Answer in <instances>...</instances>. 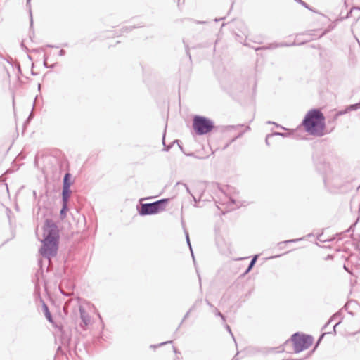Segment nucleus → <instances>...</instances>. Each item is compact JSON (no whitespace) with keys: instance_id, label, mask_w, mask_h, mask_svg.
<instances>
[{"instance_id":"f257e3e1","label":"nucleus","mask_w":360,"mask_h":360,"mask_svg":"<svg viewBox=\"0 0 360 360\" xmlns=\"http://www.w3.org/2000/svg\"><path fill=\"white\" fill-rule=\"evenodd\" d=\"M44 238L41 240L42 246L39 253L44 257L50 259L57 254L59 240V230L58 226L51 219H46L44 225Z\"/></svg>"},{"instance_id":"f03ea898","label":"nucleus","mask_w":360,"mask_h":360,"mask_svg":"<svg viewBox=\"0 0 360 360\" xmlns=\"http://www.w3.org/2000/svg\"><path fill=\"white\" fill-rule=\"evenodd\" d=\"M325 117L319 109H311L304 117L302 124L305 131L311 135H322Z\"/></svg>"},{"instance_id":"7ed1b4c3","label":"nucleus","mask_w":360,"mask_h":360,"mask_svg":"<svg viewBox=\"0 0 360 360\" xmlns=\"http://www.w3.org/2000/svg\"><path fill=\"white\" fill-rule=\"evenodd\" d=\"M169 202L168 198H162L149 203H141L140 209H138L141 216L153 215L165 210Z\"/></svg>"},{"instance_id":"20e7f679","label":"nucleus","mask_w":360,"mask_h":360,"mask_svg":"<svg viewBox=\"0 0 360 360\" xmlns=\"http://www.w3.org/2000/svg\"><path fill=\"white\" fill-rule=\"evenodd\" d=\"M313 342V338L311 335H307L298 333L293 334L290 340L285 342V345L292 344L295 353H299L308 349Z\"/></svg>"},{"instance_id":"39448f33","label":"nucleus","mask_w":360,"mask_h":360,"mask_svg":"<svg viewBox=\"0 0 360 360\" xmlns=\"http://www.w3.org/2000/svg\"><path fill=\"white\" fill-rule=\"evenodd\" d=\"M193 127L198 135L210 132L214 127V122L207 117L196 115L193 120Z\"/></svg>"},{"instance_id":"423d86ee","label":"nucleus","mask_w":360,"mask_h":360,"mask_svg":"<svg viewBox=\"0 0 360 360\" xmlns=\"http://www.w3.org/2000/svg\"><path fill=\"white\" fill-rule=\"evenodd\" d=\"M79 311L80 314V319L82 320V323L80 326L82 328L85 329L86 326L91 323V317L89 314L86 311L84 308L81 305L79 306Z\"/></svg>"},{"instance_id":"0eeeda50","label":"nucleus","mask_w":360,"mask_h":360,"mask_svg":"<svg viewBox=\"0 0 360 360\" xmlns=\"http://www.w3.org/2000/svg\"><path fill=\"white\" fill-rule=\"evenodd\" d=\"M356 185H352V183L347 182L345 184L342 185L340 188V192L341 193H353L355 191Z\"/></svg>"},{"instance_id":"6e6552de","label":"nucleus","mask_w":360,"mask_h":360,"mask_svg":"<svg viewBox=\"0 0 360 360\" xmlns=\"http://www.w3.org/2000/svg\"><path fill=\"white\" fill-rule=\"evenodd\" d=\"M289 46V45L287 44H285V43H271L266 46L257 47V48H255V51L263 50V49H274L278 47H283V46Z\"/></svg>"},{"instance_id":"1a4fd4ad","label":"nucleus","mask_w":360,"mask_h":360,"mask_svg":"<svg viewBox=\"0 0 360 360\" xmlns=\"http://www.w3.org/2000/svg\"><path fill=\"white\" fill-rule=\"evenodd\" d=\"M360 107V103L347 106L344 110L339 111V115L345 114L351 110H356Z\"/></svg>"},{"instance_id":"9d476101","label":"nucleus","mask_w":360,"mask_h":360,"mask_svg":"<svg viewBox=\"0 0 360 360\" xmlns=\"http://www.w3.org/2000/svg\"><path fill=\"white\" fill-rule=\"evenodd\" d=\"M341 258L344 260L343 269H345V271L349 273V274H353L349 263V262L347 261V257L345 256H342Z\"/></svg>"},{"instance_id":"9b49d317","label":"nucleus","mask_w":360,"mask_h":360,"mask_svg":"<svg viewBox=\"0 0 360 360\" xmlns=\"http://www.w3.org/2000/svg\"><path fill=\"white\" fill-rule=\"evenodd\" d=\"M70 192L71 191H70V188H63L62 195H63V202L64 203H67L68 200L70 195Z\"/></svg>"},{"instance_id":"f8f14e48","label":"nucleus","mask_w":360,"mask_h":360,"mask_svg":"<svg viewBox=\"0 0 360 360\" xmlns=\"http://www.w3.org/2000/svg\"><path fill=\"white\" fill-rule=\"evenodd\" d=\"M324 183H325V185L328 188V189L330 191V192H333V193H335V188H333L331 185L332 182H331V179L329 176H326L325 179H324Z\"/></svg>"},{"instance_id":"ddd939ff","label":"nucleus","mask_w":360,"mask_h":360,"mask_svg":"<svg viewBox=\"0 0 360 360\" xmlns=\"http://www.w3.org/2000/svg\"><path fill=\"white\" fill-rule=\"evenodd\" d=\"M70 174L69 173L65 174L63 178V188H70L71 183L70 181Z\"/></svg>"},{"instance_id":"4468645a","label":"nucleus","mask_w":360,"mask_h":360,"mask_svg":"<svg viewBox=\"0 0 360 360\" xmlns=\"http://www.w3.org/2000/svg\"><path fill=\"white\" fill-rule=\"evenodd\" d=\"M43 309L44 311L45 316L49 322H52V317L49 312V308L45 303H43Z\"/></svg>"},{"instance_id":"2eb2a0df","label":"nucleus","mask_w":360,"mask_h":360,"mask_svg":"<svg viewBox=\"0 0 360 360\" xmlns=\"http://www.w3.org/2000/svg\"><path fill=\"white\" fill-rule=\"evenodd\" d=\"M257 259V255H255L252 257V260L250 261L249 266H248V269H246L245 274H248L249 271H250V270L252 269V267L255 264Z\"/></svg>"},{"instance_id":"dca6fc26","label":"nucleus","mask_w":360,"mask_h":360,"mask_svg":"<svg viewBox=\"0 0 360 360\" xmlns=\"http://www.w3.org/2000/svg\"><path fill=\"white\" fill-rule=\"evenodd\" d=\"M301 240H302V238H297V239L287 240L278 243V245L279 248H282L283 244H285V243H295L297 241H300Z\"/></svg>"},{"instance_id":"f3484780","label":"nucleus","mask_w":360,"mask_h":360,"mask_svg":"<svg viewBox=\"0 0 360 360\" xmlns=\"http://www.w3.org/2000/svg\"><path fill=\"white\" fill-rule=\"evenodd\" d=\"M338 326V323H335L333 326V333L331 332H323V334L321 335V337L319 338V339L318 340V343L321 340V339L323 338V337L327 334H331L333 333V335L335 334L336 333V327Z\"/></svg>"},{"instance_id":"a211bd4d","label":"nucleus","mask_w":360,"mask_h":360,"mask_svg":"<svg viewBox=\"0 0 360 360\" xmlns=\"http://www.w3.org/2000/svg\"><path fill=\"white\" fill-rule=\"evenodd\" d=\"M297 3L300 4L302 6L307 8L309 11H311L312 12L317 13L316 11H314L312 8H311L306 2L303 1L302 0H295Z\"/></svg>"},{"instance_id":"6ab92c4d","label":"nucleus","mask_w":360,"mask_h":360,"mask_svg":"<svg viewBox=\"0 0 360 360\" xmlns=\"http://www.w3.org/2000/svg\"><path fill=\"white\" fill-rule=\"evenodd\" d=\"M70 341V339L67 338H64L62 342V345L58 347V349H61L62 347L68 348L69 347V342Z\"/></svg>"},{"instance_id":"aec40b11","label":"nucleus","mask_w":360,"mask_h":360,"mask_svg":"<svg viewBox=\"0 0 360 360\" xmlns=\"http://www.w3.org/2000/svg\"><path fill=\"white\" fill-rule=\"evenodd\" d=\"M213 311L217 316H219L223 321H225L224 316L216 307L213 309Z\"/></svg>"},{"instance_id":"412c9836","label":"nucleus","mask_w":360,"mask_h":360,"mask_svg":"<svg viewBox=\"0 0 360 360\" xmlns=\"http://www.w3.org/2000/svg\"><path fill=\"white\" fill-rule=\"evenodd\" d=\"M338 315V313H335L333 315V316L331 317V319L324 325V326L323 327V330H326V328H328V325L333 322L334 321V319H335V317L337 316Z\"/></svg>"},{"instance_id":"4be33fe9","label":"nucleus","mask_w":360,"mask_h":360,"mask_svg":"<svg viewBox=\"0 0 360 360\" xmlns=\"http://www.w3.org/2000/svg\"><path fill=\"white\" fill-rule=\"evenodd\" d=\"M68 210L67 203L63 202V208L60 210L61 217H65L66 215V210Z\"/></svg>"},{"instance_id":"5701e85b","label":"nucleus","mask_w":360,"mask_h":360,"mask_svg":"<svg viewBox=\"0 0 360 360\" xmlns=\"http://www.w3.org/2000/svg\"><path fill=\"white\" fill-rule=\"evenodd\" d=\"M352 304V302H347V304H345L344 306V308L341 309L340 310H339V312H338V314H339V317L343 314V311H347V308L348 307Z\"/></svg>"},{"instance_id":"b1692460","label":"nucleus","mask_w":360,"mask_h":360,"mask_svg":"<svg viewBox=\"0 0 360 360\" xmlns=\"http://www.w3.org/2000/svg\"><path fill=\"white\" fill-rule=\"evenodd\" d=\"M250 127L246 126V127H245V129H244V130L240 131L239 132V134L236 136V138H234V139H233V141L234 140H236V139H237V138H239V137L242 136H243V134L246 131H248V130H250Z\"/></svg>"},{"instance_id":"393cba45","label":"nucleus","mask_w":360,"mask_h":360,"mask_svg":"<svg viewBox=\"0 0 360 360\" xmlns=\"http://www.w3.org/2000/svg\"><path fill=\"white\" fill-rule=\"evenodd\" d=\"M185 234H186V242H187L188 245H189V248H190V250L191 251V253H192L193 259H194V255H193V251H192V248H191V243H190V240H189L188 233L187 231H186Z\"/></svg>"},{"instance_id":"a878e982","label":"nucleus","mask_w":360,"mask_h":360,"mask_svg":"<svg viewBox=\"0 0 360 360\" xmlns=\"http://www.w3.org/2000/svg\"><path fill=\"white\" fill-rule=\"evenodd\" d=\"M195 304H194L191 307V309H190L186 312V314L184 315V319H183V320H182L181 323H182L185 319H186L188 317L189 314L191 313V311H193V310L195 309Z\"/></svg>"},{"instance_id":"bb28decb","label":"nucleus","mask_w":360,"mask_h":360,"mask_svg":"<svg viewBox=\"0 0 360 360\" xmlns=\"http://www.w3.org/2000/svg\"><path fill=\"white\" fill-rule=\"evenodd\" d=\"M244 126L243 124H238V125H230V126H228L226 127L227 129H238L240 128H243Z\"/></svg>"},{"instance_id":"cd10ccee","label":"nucleus","mask_w":360,"mask_h":360,"mask_svg":"<svg viewBox=\"0 0 360 360\" xmlns=\"http://www.w3.org/2000/svg\"><path fill=\"white\" fill-rule=\"evenodd\" d=\"M162 143H163V145L165 146L164 148H163L164 151H168L171 148V147L172 146V144H170L169 146H166L165 145V135L163 136Z\"/></svg>"},{"instance_id":"c85d7f7f","label":"nucleus","mask_w":360,"mask_h":360,"mask_svg":"<svg viewBox=\"0 0 360 360\" xmlns=\"http://www.w3.org/2000/svg\"><path fill=\"white\" fill-rule=\"evenodd\" d=\"M162 143H163V145L165 146L164 148H163L164 151H168L171 148V147L172 146V144H170L169 146H166L165 145V135L163 136Z\"/></svg>"},{"instance_id":"c756f323","label":"nucleus","mask_w":360,"mask_h":360,"mask_svg":"<svg viewBox=\"0 0 360 360\" xmlns=\"http://www.w3.org/2000/svg\"><path fill=\"white\" fill-rule=\"evenodd\" d=\"M322 236H323V235H322V234H321V235H319V236H318V238H318V240H319V241H321V242H324V243H330L332 241V240H323V239L322 238Z\"/></svg>"},{"instance_id":"7c9ffc66","label":"nucleus","mask_w":360,"mask_h":360,"mask_svg":"<svg viewBox=\"0 0 360 360\" xmlns=\"http://www.w3.org/2000/svg\"><path fill=\"white\" fill-rule=\"evenodd\" d=\"M172 342L171 341H166V342H162L160 344L158 345V346H162V345H166L167 343H170ZM158 347V345H150V347L152 348H156Z\"/></svg>"},{"instance_id":"2f4dec72","label":"nucleus","mask_w":360,"mask_h":360,"mask_svg":"<svg viewBox=\"0 0 360 360\" xmlns=\"http://www.w3.org/2000/svg\"><path fill=\"white\" fill-rule=\"evenodd\" d=\"M225 328L227 330V331L230 333V335L232 336L233 339H234V336H233V334L231 330V328L229 325L226 324L225 325Z\"/></svg>"},{"instance_id":"473e14b6","label":"nucleus","mask_w":360,"mask_h":360,"mask_svg":"<svg viewBox=\"0 0 360 360\" xmlns=\"http://www.w3.org/2000/svg\"><path fill=\"white\" fill-rule=\"evenodd\" d=\"M271 136H285V134L284 133H280V132H275L274 134H271Z\"/></svg>"},{"instance_id":"72a5a7b5","label":"nucleus","mask_w":360,"mask_h":360,"mask_svg":"<svg viewBox=\"0 0 360 360\" xmlns=\"http://www.w3.org/2000/svg\"><path fill=\"white\" fill-rule=\"evenodd\" d=\"M334 257H335V255L333 254L328 255L327 257L325 258V260H328L329 259H333Z\"/></svg>"},{"instance_id":"f704fd0d","label":"nucleus","mask_w":360,"mask_h":360,"mask_svg":"<svg viewBox=\"0 0 360 360\" xmlns=\"http://www.w3.org/2000/svg\"><path fill=\"white\" fill-rule=\"evenodd\" d=\"M58 54H59V56H63L65 54V50H63V49H61V50H60V51H59V53H58Z\"/></svg>"},{"instance_id":"c9c22d12","label":"nucleus","mask_w":360,"mask_h":360,"mask_svg":"<svg viewBox=\"0 0 360 360\" xmlns=\"http://www.w3.org/2000/svg\"><path fill=\"white\" fill-rule=\"evenodd\" d=\"M206 303H207V304L210 307L213 308V309L214 308V306H213V305L210 302V301H209V300H206Z\"/></svg>"},{"instance_id":"e433bc0d","label":"nucleus","mask_w":360,"mask_h":360,"mask_svg":"<svg viewBox=\"0 0 360 360\" xmlns=\"http://www.w3.org/2000/svg\"><path fill=\"white\" fill-rule=\"evenodd\" d=\"M230 200L233 204H236L237 207H239L240 205L236 202V201L232 198H230Z\"/></svg>"},{"instance_id":"4c0bfd02","label":"nucleus","mask_w":360,"mask_h":360,"mask_svg":"<svg viewBox=\"0 0 360 360\" xmlns=\"http://www.w3.org/2000/svg\"><path fill=\"white\" fill-rule=\"evenodd\" d=\"M270 136H271V135H268V136H266V138L265 141H266V143L267 145H269V138Z\"/></svg>"},{"instance_id":"58836bf2","label":"nucleus","mask_w":360,"mask_h":360,"mask_svg":"<svg viewBox=\"0 0 360 360\" xmlns=\"http://www.w3.org/2000/svg\"><path fill=\"white\" fill-rule=\"evenodd\" d=\"M184 186H185V188H186V191H187L188 193L191 194V191H190V189H189V188L188 187V186H187L186 184H184Z\"/></svg>"},{"instance_id":"ea45409f","label":"nucleus","mask_w":360,"mask_h":360,"mask_svg":"<svg viewBox=\"0 0 360 360\" xmlns=\"http://www.w3.org/2000/svg\"><path fill=\"white\" fill-rule=\"evenodd\" d=\"M30 22H31V25L32 24V12H31V10L30 9Z\"/></svg>"},{"instance_id":"a19ab883","label":"nucleus","mask_w":360,"mask_h":360,"mask_svg":"<svg viewBox=\"0 0 360 360\" xmlns=\"http://www.w3.org/2000/svg\"><path fill=\"white\" fill-rule=\"evenodd\" d=\"M198 278H199V282H200V288H202V285H201V278H200V274H198Z\"/></svg>"},{"instance_id":"79ce46f5","label":"nucleus","mask_w":360,"mask_h":360,"mask_svg":"<svg viewBox=\"0 0 360 360\" xmlns=\"http://www.w3.org/2000/svg\"><path fill=\"white\" fill-rule=\"evenodd\" d=\"M323 248H330V244H328H328H327V245H323Z\"/></svg>"},{"instance_id":"37998d69","label":"nucleus","mask_w":360,"mask_h":360,"mask_svg":"<svg viewBox=\"0 0 360 360\" xmlns=\"http://www.w3.org/2000/svg\"><path fill=\"white\" fill-rule=\"evenodd\" d=\"M197 23H198V24H204V23H205V21H198Z\"/></svg>"},{"instance_id":"c03bdc74","label":"nucleus","mask_w":360,"mask_h":360,"mask_svg":"<svg viewBox=\"0 0 360 360\" xmlns=\"http://www.w3.org/2000/svg\"><path fill=\"white\" fill-rule=\"evenodd\" d=\"M324 34H325V32H323L321 34L317 35V37H320L323 36Z\"/></svg>"},{"instance_id":"a18cd8bd","label":"nucleus","mask_w":360,"mask_h":360,"mask_svg":"<svg viewBox=\"0 0 360 360\" xmlns=\"http://www.w3.org/2000/svg\"><path fill=\"white\" fill-rule=\"evenodd\" d=\"M191 196L193 197V198L194 201H195V202H197V199L195 198V196H193L192 194H191Z\"/></svg>"},{"instance_id":"49530a36","label":"nucleus","mask_w":360,"mask_h":360,"mask_svg":"<svg viewBox=\"0 0 360 360\" xmlns=\"http://www.w3.org/2000/svg\"><path fill=\"white\" fill-rule=\"evenodd\" d=\"M236 354H238V353H237ZM236 356H237V355H236V356L233 358V359H232V360H238V359L236 358Z\"/></svg>"},{"instance_id":"de8ad7c7","label":"nucleus","mask_w":360,"mask_h":360,"mask_svg":"<svg viewBox=\"0 0 360 360\" xmlns=\"http://www.w3.org/2000/svg\"><path fill=\"white\" fill-rule=\"evenodd\" d=\"M174 352L175 353H177V352H177V349H176L175 347H174Z\"/></svg>"},{"instance_id":"09e8293b","label":"nucleus","mask_w":360,"mask_h":360,"mask_svg":"<svg viewBox=\"0 0 360 360\" xmlns=\"http://www.w3.org/2000/svg\"><path fill=\"white\" fill-rule=\"evenodd\" d=\"M221 19H222V18H221V19H215V21H216V22H217V21L221 20Z\"/></svg>"},{"instance_id":"8fccbe9b","label":"nucleus","mask_w":360,"mask_h":360,"mask_svg":"<svg viewBox=\"0 0 360 360\" xmlns=\"http://www.w3.org/2000/svg\"><path fill=\"white\" fill-rule=\"evenodd\" d=\"M280 255H277V256H274V257H271V258H276L278 257H279Z\"/></svg>"},{"instance_id":"3c124183","label":"nucleus","mask_w":360,"mask_h":360,"mask_svg":"<svg viewBox=\"0 0 360 360\" xmlns=\"http://www.w3.org/2000/svg\"><path fill=\"white\" fill-rule=\"evenodd\" d=\"M358 249L360 250V243L358 245Z\"/></svg>"},{"instance_id":"603ef678","label":"nucleus","mask_w":360,"mask_h":360,"mask_svg":"<svg viewBox=\"0 0 360 360\" xmlns=\"http://www.w3.org/2000/svg\"><path fill=\"white\" fill-rule=\"evenodd\" d=\"M29 2H30V0H27V3H29Z\"/></svg>"}]
</instances>
